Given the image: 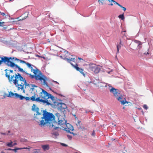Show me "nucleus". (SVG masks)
Masks as SVG:
<instances>
[{
  "label": "nucleus",
  "mask_w": 153,
  "mask_h": 153,
  "mask_svg": "<svg viewBox=\"0 0 153 153\" xmlns=\"http://www.w3.org/2000/svg\"><path fill=\"white\" fill-rule=\"evenodd\" d=\"M69 54L68 52L67 51L65 50L63 56H61L60 57L63 59L67 61L68 62L70 63L72 65V64H73L71 63V62H75V58H71V59H68L66 57L68 56Z\"/></svg>",
  "instance_id": "4"
},
{
  "label": "nucleus",
  "mask_w": 153,
  "mask_h": 153,
  "mask_svg": "<svg viewBox=\"0 0 153 153\" xmlns=\"http://www.w3.org/2000/svg\"><path fill=\"white\" fill-rule=\"evenodd\" d=\"M95 131L94 130L93 131V132L92 133L91 135L92 137H94L95 136Z\"/></svg>",
  "instance_id": "39"
},
{
  "label": "nucleus",
  "mask_w": 153,
  "mask_h": 153,
  "mask_svg": "<svg viewBox=\"0 0 153 153\" xmlns=\"http://www.w3.org/2000/svg\"><path fill=\"white\" fill-rule=\"evenodd\" d=\"M78 127L80 130L82 131L84 129V127L83 126V125H78Z\"/></svg>",
  "instance_id": "27"
},
{
  "label": "nucleus",
  "mask_w": 153,
  "mask_h": 153,
  "mask_svg": "<svg viewBox=\"0 0 153 153\" xmlns=\"http://www.w3.org/2000/svg\"><path fill=\"white\" fill-rule=\"evenodd\" d=\"M10 133V131H8V133L5 132V133H0L1 134H2L4 135H12V134H10L9 133Z\"/></svg>",
  "instance_id": "25"
},
{
  "label": "nucleus",
  "mask_w": 153,
  "mask_h": 153,
  "mask_svg": "<svg viewBox=\"0 0 153 153\" xmlns=\"http://www.w3.org/2000/svg\"><path fill=\"white\" fill-rule=\"evenodd\" d=\"M75 153H78L77 152H75Z\"/></svg>",
  "instance_id": "60"
},
{
  "label": "nucleus",
  "mask_w": 153,
  "mask_h": 153,
  "mask_svg": "<svg viewBox=\"0 0 153 153\" xmlns=\"http://www.w3.org/2000/svg\"><path fill=\"white\" fill-rule=\"evenodd\" d=\"M50 94L48 93L47 91L44 90H42V91L40 93V97L42 98L44 100H47L48 99V97Z\"/></svg>",
  "instance_id": "7"
},
{
  "label": "nucleus",
  "mask_w": 153,
  "mask_h": 153,
  "mask_svg": "<svg viewBox=\"0 0 153 153\" xmlns=\"http://www.w3.org/2000/svg\"><path fill=\"white\" fill-rule=\"evenodd\" d=\"M116 97L117 100L119 101L120 102L121 104L122 105H124L126 103H128L127 101L126 100V99H124L123 100H122L123 97L122 96H119L118 97Z\"/></svg>",
  "instance_id": "10"
},
{
  "label": "nucleus",
  "mask_w": 153,
  "mask_h": 153,
  "mask_svg": "<svg viewBox=\"0 0 153 153\" xmlns=\"http://www.w3.org/2000/svg\"><path fill=\"white\" fill-rule=\"evenodd\" d=\"M117 54L119 53V49L120 48L121 46L120 45H117Z\"/></svg>",
  "instance_id": "31"
},
{
  "label": "nucleus",
  "mask_w": 153,
  "mask_h": 153,
  "mask_svg": "<svg viewBox=\"0 0 153 153\" xmlns=\"http://www.w3.org/2000/svg\"><path fill=\"white\" fill-rule=\"evenodd\" d=\"M60 144H61V145L62 146H63L67 147L68 146V145H67L66 144H65V143H60Z\"/></svg>",
  "instance_id": "40"
},
{
  "label": "nucleus",
  "mask_w": 153,
  "mask_h": 153,
  "mask_svg": "<svg viewBox=\"0 0 153 153\" xmlns=\"http://www.w3.org/2000/svg\"><path fill=\"white\" fill-rule=\"evenodd\" d=\"M0 13L1 15H2V16H4L6 15L5 14V13H4L1 12L0 11Z\"/></svg>",
  "instance_id": "43"
},
{
  "label": "nucleus",
  "mask_w": 153,
  "mask_h": 153,
  "mask_svg": "<svg viewBox=\"0 0 153 153\" xmlns=\"http://www.w3.org/2000/svg\"><path fill=\"white\" fill-rule=\"evenodd\" d=\"M55 115L56 116V117H55L56 118V120H58L59 119H60V118H61V116L59 114V113H56L55 114Z\"/></svg>",
  "instance_id": "28"
},
{
  "label": "nucleus",
  "mask_w": 153,
  "mask_h": 153,
  "mask_svg": "<svg viewBox=\"0 0 153 153\" xmlns=\"http://www.w3.org/2000/svg\"><path fill=\"white\" fill-rule=\"evenodd\" d=\"M43 117H41L40 124H53L56 123L57 120L53 113L46 110L43 111Z\"/></svg>",
  "instance_id": "2"
},
{
  "label": "nucleus",
  "mask_w": 153,
  "mask_h": 153,
  "mask_svg": "<svg viewBox=\"0 0 153 153\" xmlns=\"http://www.w3.org/2000/svg\"><path fill=\"white\" fill-rule=\"evenodd\" d=\"M117 5H118L119 6H120V7L121 8H122V9L124 11H125L126 10V8L124 7H123L120 4H119V3L118 4H117Z\"/></svg>",
  "instance_id": "32"
},
{
  "label": "nucleus",
  "mask_w": 153,
  "mask_h": 153,
  "mask_svg": "<svg viewBox=\"0 0 153 153\" xmlns=\"http://www.w3.org/2000/svg\"><path fill=\"white\" fill-rule=\"evenodd\" d=\"M6 57H7L8 58H11V59H10V60H14V58L15 57H7V56H3L2 57H0V58L1 59V60H0V65H1V64H2V63H4V64H5L7 66V62H5L4 61H3V59H4L5 58H6Z\"/></svg>",
  "instance_id": "15"
},
{
  "label": "nucleus",
  "mask_w": 153,
  "mask_h": 153,
  "mask_svg": "<svg viewBox=\"0 0 153 153\" xmlns=\"http://www.w3.org/2000/svg\"><path fill=\"white\" fill-rule=\"evenodd\" d=\"M8 71V70L7 69H5V70H4V71H5L6 72H6H7V71Z\"/></svg>",
  "instance_id": "56"
},
{
  "label": "nucleus",
  "mask_w": 153,
  "mask_h": 153,
  "mask_svg": "<svg viewBox=\"0 0 153 153\" xmlns=\"http://www.w3.org/2000/svg\"><path fill=\"white\" fill-rule=\"evenodd\" d=\"M12 150H13V149H12L10 148H9L8 149V150H12Z\"/></svg>",
  "instance_id": "55"
},
{
  "label": "nucleus",
  "mask_w": 153,
  "mask_h": 153,
  "mask_svg": "<svg viewBox=\"0 0 153 153\" xmlns=\"http://www.w3.org/2000/svg\"><path fill=\"white\" fill-rule=\"evenodd\" d=\"M13 146L16 145L17 144L16 143V141H14V143H13Z\"/></svg>",
  "instance_id": "47"
},
{
  "label": "nucleus",
  "mask_w": 153,
  "mask_h": 153,
  "mask_svg": "<svg viewBox=\"0 0 153 153\" xmlns=\"http://www.w3.org/2000/svg\"><path fill=\"white\" fill-rule=\"evenodd\" d=\"M60 105H59L60 107V108L61 110H63L67 108V106L64 103H61L59 104Z\"/></svg>",
  "instance_id": "19"
},
{
  "label": "nucleus",
  "mask_w": 153,
  "mask_h": 153,
  "mask_svg": "<svg viewBox=\"0 0 153 153\" xmlns=\"http://www.w3.org/2000/svg\"><path fill=\"white\" fill-rule=\"evenodd\" d=\"M67 137H68V138L70 140H71L72 137H71V136L70 135H67Z\"/></svg>",
  "instance_id": "41"
},
{
  "label": "nucleus",
  "mask_w": 153,
  "mask_h": 153,
  "mask_svg": "<svg viewBox=\"0 0 153 153\" xmlns=\"http://www.w3.org/2000/svg\"><path fill=\"white\" fill-rule=\"evenodd\" d=\"M48 99L49 98L51 99V100L53 102H55L54 101L55 100V98L54 97L52 96L51 94H50L49 96L48 97Z\"/></svg>",
  "instance_id": "26"
},
{
  "label": "nucleus",
  "mask_w": 153,
  "mask_h": 153,
  "mask_svg": "<svg viewBox=\"0 0 153 153\" xmlns=\"http://www.w3.org/2000/svg\"><path fill=\"white\" fill-rule=\"evenodd\" d=\"M86 65L90 70L93 71L94 68H95L96 65L93 63H90L86 64Z\"/></svg>",
  "instance_id": "17"
},
{
  "label": "nucleus",
  "mask_w": 153,
  "mask_h": 153,
  "mask_svg": "<svg viewBox=\"0 0 153 153\" xmlns=\"http://www.w3.org/2000/svg\"><path fill=\"white\" fill-rule=\"evenodd\" d=\"M19 75L21 74L19 73H17L15 74V79L13 80V82L15 85L16 86L18 90L19 91L21 89L23 91V92L25 93L24 83L22 82H21V84H19L18 83L19 80L20 81V77L19 76Z\"/></svg>",
  "instance_id": "3"
},
{
  "label": "nucleus",
  "mask_w": 153,
  "mask_h": 153,
  "mask_svg": "<svg viewBox=\"0 0 153 153\" xmlns=\"http://www.w3.org/2000/svg\"><path fill=\"white\" fill-rule=\"evenodd\" d=\"M99 1V2H100L102 4H104L103 2V1H104L105 0H98Z\"/></svg>",
  "instance_id": "44"
},
{
  "label": "nucleus",
  "mask_w": 153,
  "mask_h": 153,
  "mask_svg": "<svg viewBox=\"0 0 153 153\" xmlns=\"http://www.w3.org/2000/svg\"><path fill=\"white\" fill-rule=\"evenodd\" d=\"M59 128V127H54V129L55 130H58Z\"/></svg>",
  "instance_id": "48"
},
{
  "label": "nucleus",
  "mask_w": 153,
  "mask_h": 153,
  "mask_svg": "<svg viewBox=\"0 0 153 153\" xmlns=\"http://www.w3.org/2000/svg\"><path fill=\"white\" fill-rule=\"evenodd\" d=\"M10 73H13V71L12 70H10Z\"/></svg>",
  "instance_id": "54"
},
{
  "label": "nucleus",
  "mask_w": 153,
  "mask_h": 153,
  "mask_svg": "<svg viewBox=\"0 0 153 153\" xmlns=\"http://www.w3.org/2000/svg\"><path fill=\"white\" fill-rule=\"evenodd\" d=\"M41 97H38L37 98H36V101H37V102H41V100H42V99H40V98Z\"/></svg>",
  "instance_id": "33"
},
{
  "label": "nucleus",
  "mask_w": 153,
  "mask_h": 153,
  "mask_svg": "<svg viewBox=\"0 0 153 153\" xmlns=\"http://www.w3.org/2000/svg\"><path fill=\"white\" fill-rule=\"evenodd\" d=\"M108 87V89H109L111 93H112L114 94V96L118 97L120 95V93L118 92V90L117 89H116L114 88L113 87L111 86L110 85L108 84H106L105 87Z\"/></svg>",
  "instance_id": "5"
},
{
  "label": "nucleus",
  "mask_w": 153,
  "mask_h": 153,
  "mask_svg": "<svg viewBox=\"0 0 153 153\" xmlns=\"http://www.w3.org/2000/svg\"><path fill=\"white\" fill-rule=\"evenodd\" d=\"M36 99H35V96H33L32 97H31V98H30V99L33 101H36Z\"/></svg>",
  "instance_id": "37"
},
{
  "label": "nucleus",
  "mask_w": 153,
  "mask_h": 153,
  "mask_svg": "<svg viewBox=\"0 0 153 153\" xmlns=\"http://www.w3.org/2000/svg\"><path fill=\"white\" fill-rule=\"evenodd\" d=\"M67 127H65L63 129L64 130H65L68 133H69L70 134H72L74 135H75V134H74L73 132H70V130L73 131L74 130V127L72 126V125H66ZM62 129V128H61Z\"/></svg>",
  "instance_id": "8"
},
{
  "label": "nucleus",
  "mask_w": 153,
  "mask_h": 153,
  "mask_svg": "<svg viewBox=\"0 0 153 153\" xmlns=\"http://www.w3.org/2000/svg\"><path fill=\"white\" fill-rule=\"evenodd\" d=\"M10 74H8L7 72H6L5 73V76L6 77L8 78L9 82L11 83L12 81L13 82V79L14 77V75L11 76V77H10Z\"/></svg>",
  "instance_id": "13"
},
{
  "label": "nucleus",
  "mask_w": 153,
  "mask_h": 153,
  "mask_svg": "<svg viewBox=\"0 0 153 153\" xmlns=\"http://www.w3.org/2000/svg\"><path fill=\"white\" fill-rule=\"evenodd\" d=\"M30 85H31V87H30V88L32 90V91H33L34 90V89L35 87H37L35 85H33V84H31Z\"/></svg>",
  "instance_id": "30"
},
{
  "label": "nucleus",
  "mask_w": 153,
  "mask_h": 153,
  "mask_svg": "<svg viewBox=\"0 0 153 153\" xmlns=\"http://www.w3.org/2000/svg\"><path fill=\"white\" fill-rule=\"evenodd\" d=\"M4 22H0V26H3L4 25Z\"/></svg>",
  "instance_id": "42"
},
{
  "label": "nucleus",
  "mask_w": 153,
  "mask_h": 153,
  "mask_svg": "<svg viewBox=\"0 0 153 153\" xmlns=\"http://www.w3.org/2000/svg\"><path fill=\"white\" fill-rule=\"evenodd\" d=\"M53 134L56 136H57L59 135L58 133L57 132H55Z\"/></svg>",
  "instance_id": "46"
},
{
  "label": "nucleus",
  "mask_w": 153,
  "mask_h": 153,
  "mask_svg": "<svg viewBox=\"0 0 153 153\" xmlns=\"http://www.w3.org/2000/svg\"><path fill=\"white\" fill-rule=\"evenodd\" d=\"M10 59H11V58L6 57L3 59L2 61H4L5 62H7V66L10 67L11 68L15 67V68H17L19 71L25 73L27 75H29L31 79L35 78L36 80H39L44 85H47V83L45 79V77L34 65L24 60H20L16 57L14 58V60L15 61H18L22 63L25 64L28 68L31 69V71L35 75H33L25 72L22 68H20L16 64L10 61Z\"/></svg>",
  "instance_id": "1"
},
{
  "label": "nucleus",
  "mask_w": 153,
  "mask_h": 153,
  "mask_svg": "<svg viewBox=\"0 0 153 153\" xmlns=\"http://www.w3.org/2000/svg\"><path fill=\"white\" fill-rule=\"evenodd\" d=\"M141 55H142V54L140 52V51H139V52H138V55L139 56H141Z\"/></svg>",
  "instance_id": "50"
},
{
  "label": "nucleus",
  "mask_w": 153,
  "mask_h": 153,
  "mask_svg": "<svg viewBox=\"0 0 153 153\" xmlns=\"http://www.w3.org/2000/svg\"><path fill=\"white\" fill-rule=\"evenodd\" d=\"M134 42L136 43H137L138 45L137 48L139 49H140L142 46V45L141 43V42L140 41L137 40H135Z\"/></svg>",
  "instance_id": "20"
},
{
  "label": "nucleus",
  "mask_w": 153,
  "mask_h": 153,
  "mask_svg": "<svg viewBox=\"0 0 153 153\" xmlns=\"http://www.w3.org/2000/svg\"><path fill=\"white\" fill-rule=\"evenodd\" d=\"M8 97H12L13 98L19 99L21 100L24 99L25 97L19 95L17 93H14L11 91L9 92V94L7 96Z\"/></svg>",
  "instance_id": "6"
},
{
  "label": "nucleus",
  "mask_w": 153,
  "mask_h": 153,
  "mask_svg": "<svg viewBox=\"0 0 153 153\" xmlns=\"http://www.w3.org/2000/svg\"><path fill=\"white\" fill-rule=\"evenodd\" d=\"M8 95H7V94H4V98H5V97H8L7 96Z\"/></svg>",
  "instance_id": "51"
},
{
  "label": "nucleus",
  "mask_w": 153,
  "mask_h": 153,
  "mask_svg": "<svg viewBox=\"0 0 153 153\" xmlns=\"http://www.w3.org/2000/svg\"><path fill=\"white\" fill-rule=\"evenodd\" d=\"M78 59H79L80 60H82V61H84V59H83L80 58H79V57L78 58Z\"/></svg>",
  "instance_id": "49"
},
{
  "label": "nucleus",
  "mask_w": 153,
  "mask_h": 153,
  "mask_svg": "<svg viewBox=\"0 0 153 153\" xmlns=\"http://www.w3.org/2000/svg\"><path fill=\"white\" fill-rule=\"evenodd\" d=\"M34 153H41L39 150L35 149L34 150Z\"/></svg>",
  "instance_id": "36"
},
{
  "label": "nucleus",
  "mask_w": 153,
  "mask_h": 153,
  "mask_svg": "<svg viewBox=\"0 0 153 153\" xmlns=\"http://www.w3.org/2000/svg\"><path fill=\"white\" fill-rule=\"evenodd\" d=\"M72 65L75 68L76 70L79 71L81 74H82L83 76L85 75V74L84 72V70L83 69L80 68L78 66V65L77 64H76V65H75L73 64H72Z\"/></svg>",
  "instance_id": "11"
},
{
  "label": "nucleus",
  "mask_w": 153,
  "mask_h": 153,
  "mask_svg": "<svg viewBox=\"0 0 153 153\" xmlns=\"http://www.w3.org/2000/svg\"><path fill=\"white\" fill-rule=\"evenodd\" d=\"M47 127H49L50 129L54 127V125H41V127L42 128H45Z\"/></svg>",
  "instance_id": "23"
},
{
  "label": "nucleus",
  "mask_w": 153,
  "mask_h": 153,
  "mask_svg": "<svg viewBox=\"0 0 153 153\" xmlns=\"http://www.w3.org/2000/svg\"><path fill=\"white\" fill-rule=\"evenodd\" d=\"M95 67V68H94V70H93L92 71L95 74H97L99 72L100 70V68L96 65Z\"/></svg>",
  "instance_id": "18"
},
{
  "label": "nucleus",
  "mask_w": 153,
  "mask_h": 153,
  "mask_svg": "<svg viewBox=\"0 0 153 153\" xmlns=\"http://www.w3.org/2000/svg\"><path fill=\"white\" fill-rule=\"evenodd\" d=\"M31 147H29V148H26V147H24V148H20L21 150L22 149H29L30 150V148H31Z\"/></svg>",
  "instance_id": "35"
},
{
  "label": "nucleus",
  "mask_w": 153,
  "mask_h": 153,
  "mask_svg": "<svg viewBox=\"0 0 153 153\" xmlns=\"http://www.w3.org/2000/svg\"><path fill=\"white\" fill-rule=\"evenodd\" d=\"M24 99H25L26 100H28L30 99L29 97H25Z\"/></svg>",
  "instance_id": "45"
},
{
  "label": "nucleus",
  "mask_w": 153,
  "mask_h": 153,
  "mask_svg": "<svg viewBox=\"0 0 153 153\" xmlns=\"http://www.w3.org/2000/svg\"><path fill=\"white\" fill-rule=\"evenodd\" d=\"M143 108L146 110H147L148 108V107L146 105H143Z\"/></svg>",
  "instance_id": "38"
},
{
  "label": "nucleus",
  "mask_w": 153,
  "mask_h": 153,
  "mask_svg": "<svg viewBox=\"0 0 153 153\" xmlns=\"http://www.w3.org/2000/svg\"><path fill=\"white\" fill-rule=\"evenodd\" d=\"M42 147L44 151H46V150H48L49 149V146L48 145H42Z\"/></svg>",
  "instance_id": "24"
},
{
  "label": "nucleus",
  "mask_w": 153,
  "mask_h": 153,
  "mask_svg": "<svg viewBox=\"0 0 153 153\" xmlns=\"http://www.w3.org/2000/svg\"><path fill=\"white\" fill-rule=\"evenodd\" d=\"M108 1L110 2V3H111L110 4H109L108 5H111V6H113L114 4H118V3H117V2H116V1H114V0H107Z\"/></svg>",
  "instance_id": "21"
},
{
  "label": "nucleus",
  "mask_w": 153,
  "mask_h": 153,
  "mask_svg": "<svg viewBox=\"0 0 153 153\" xmlns=\"http://www.w3.org/2000/svg\"><path fill=\"white\" fill-rule=\"evenodd\" d=\"M7 146L10 147H12L13 146V142L11 140L9 142H7L6 144Z\"/></svg>",
  "instance_id": "22"
},
{
  "label": "nucleus",
  "mask_w": 153,
  "mask_h": 153,
  "mask_svg": "<svg viewBox=\"0 0 153 153\" xmlns=\"http://www.w3.org/2000/svg\"><path fill=\"white\" fill-rule=\"evenodd\" d=\"M19 76L20 77V81L23 82H24V85H25V88H26L27 86H30V85L27 83V81L25 78L22 77L21 75H19Z\"/></svg>",
  "instance_id": "12"
},
{
  "label": "nucleus",
  "mask_w": 153,
  "mask_h": 153,
  "mask_svg": "<svg viewBox=\"0 0 153 153\" xmlns=\"http://www.w3.org/2000/svg\"><path fill=\"white\" fill-rule=\"evenodd\" d=\"M56 123L58 122V124H70L69 123H67V120L64 118H60V119L57 120Z\"/></svg>",
  "instance_id": "9"
},
{
  "label": "nucleus",
  "mask_w": 153,
  "mask_h": 153,
  "mask_svg": "<svg viewBox=\"0 0 153 153\" xmlns=\"http://www.w3.org/2000/svg\"><path fill=\"white\" fill-rule=\"evenodd\" d=\"M123 109H124L125 108V107H123Z\"/></svg>",
  "instance_id": "59"
},
{
  "label": "nucleus",
  "mask_w": 153,
  "mask_h": 153,
  "mask_svg": "<svg viewBox=\"0 0 153 153\" xmlns=\"http://www.w3.org/2000/svg\"><path fill=\"white\" fill-rule=\"evenodd\" d=\"M20 149V148H16L15 149H12V151H14V152H17V150H21V149Z\"/></svg>",
  "instance_id": "34"
},
{
  "label": "nucleus",
  "mask_w": 153,
  "mask_h": 153,
  "mask_svg": "<svg viewBox=\"0 0 153 153\" xmlns=\"http://www.w3.org/2000/svg\"><path fill=\"white\" fill-rule=\"evenodd\" d=\"M121 40H120V44H121Z\"/></svg>",
  "instance_id": "58"
},
{
  "label": "nucleus",
  "mask_w": 153,
  "mask_h": 153,
  "mask_svg": "<svg viewBox=\"0 0 153 153\" xmlns=\"http://www.w3.org/2000/svg\"><path fill=\"white\" fill-rule=\"evenodd\" d=\"M32 109L33 111H36V115H40L41 114L39 112V108L36 107L35 104H33L32 106Z\"/></svg>",
  "instance_id": "14"
},
{
  "label": "nucleus",
  "mask_w": 153,
  "mask_h": 153,
  "mask_svg": "<svg viewBox=\"0 0 153 153\" xmlns=\"http://www.w3.org/2000/svg\"><path fill=\"white\" fill-rule=\"evenodd\" d=\"M77 122L78 123V124H80V123L81 122L80 121H79L78 120H77Z\"/></svg>",
  "instance_id": "57"
},
{
  "label": "nucleus",
  "mask_w": 153,
  "mask_h": 153,
  "mask_svg": "<svg viewBox=\"0 0 153 153\" xmlns=\"http://www.w3.org/2000/svg\"><path fill=\"white\" fill-rule=\"evenodd\" d=\"M53 82H55V83H57L58 84H59V83L58 82H56V81H53Z\"/></svg>",
  "instance_id": "53"
},
{
  "label": "nucleus",
  "mask_w": 153,
  "mask_h": 153,
  "mask_svg": "<svg viewBox=\"0 0 153 153\" xmlns=\"http://www.w3.org/2000/svg\"><path fill=\"white\" fill-rule=\"evenodd\" d=\"M118 18L120 19H121L122 20H123L125 19L123 14L120 15L118 16Z\"/></svg>",
  "instance_id": "29"
},
{
  "label": "nucleus",
  "mask_w": 153,
  "mask_h": 153,
  "mask_svg": "<svg viewBox=\"0 0 153 153\" xmlns=\"http://www.w3.org/2000/svg\"><path fill=\"white\" fill-rule=\"evenodd\" d=\"M149 54V53L148 51V52H147V53H144V54H145V55Z\"/></svg>",
  "instance_id": "52"
},
{
  "label": "nucleus",
  "mask_w": 153,
  "mask_h": 153,
  "mask_svg": "<svg viewBox=\"0 0 153 153\" xmlns=\"http://www.w3.org/2000/svg\"><path fill=\"white\" fill-rule=\"evenodd\" d=\"M40 102L43 104H45V105H51V103L52 102H51L50 100L48 101V99L46 100L42 99Z\"/></svg>",
  "instance_id": "16"
}]
</instances>
